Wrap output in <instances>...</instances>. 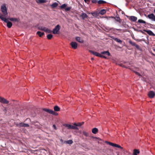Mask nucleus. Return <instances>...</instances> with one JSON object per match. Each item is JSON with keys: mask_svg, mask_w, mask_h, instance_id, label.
<instances>
[{"mask_svg": "<svg viewBox=\"0 0 155 155\" xmlns=\"http://www.w3.org/2000/svg\"><path fill=\"white\" fill-rule=\"evenodd\" d=\"M0 18L3 21L7 23V26L8 28H10L12 26V23L9 21L7 19L5 18L3 16H0Z\"/></svg>", "mask_w": 155, "mask_h": 155, "instance_id": "1", "label": "nucleus"}, {"mask_svg": "<svg viewBox=\"0 0 155 155\" xmlns=\"http://www.w3.org/2000/svg\"><path fill=\"white\" fill-rule=\"evenodd\" d=\"M1 11L4 15H8V12L7 7L5 5L3 4L1 6Z\"/></svg>", "mask_w": 155, "mask_h": 155, "instance_id": "2", "label": "nucleus"}, {"mask_svg": "<svg viewBox=\"0 0 155 155\" xmlns=\"http://www.w3.org/2000/svg\"><path fill=\"white\" fill-rule=\"evenodd\" d=\"M144 15L152 21H155V16L153 14L151 13L148 14L147 15L145 14Z\"/></svg>", "mask_w": 155, "mask_h": 155, "instance_id": "3", "label": "nucleus"}, {"mask_svg": "<svg viewBox=\"0 0 155 155\" xmlns=\"http://www.w3.org/2000/svg\"><path fill=\"white\" fill-rule=\"evenodd\" d=\"M61 28L60 26L59 25H57L55 28L53 29L52 33L53 34H56L58 33Z\"/></svg>", "mask_w": 155, "mask_h": 155, "instance_id": "4", "label": "nucleus"}, {"mask_svg": "<svg viewBox=\"0 0 155 155\" xmlns=\"http://www.w3.org/2000/svg\"><path fill=\"white\" fill-rule=\"evenodd\" d=\"M128 42L132 46L135 47L137 49L139 50L140 49L139 46L137 45L135 42H133L131 40H129Z\"/></svg>", "mask_w": 155, "mask_h": 155, "instance_id": "5", "label": "nucleus"}, {"mask_svg": "<svg viewBox=\"0 0 155 155\" xmlns=\"http://www.w3.org/2000/svg\"><path fill=\"white\" fill-rule=\"evenodd\" d=\"M70 45L73 49H75L77 48L78 44L76 42L72 41L70 43Z\"/></svg>", "mask_w": 155, "mask_h": 155, "instance_id": "6", "label": "nucleus"}, {"mask_svg": "<svg viewBox=\"0 0 155 155\" xmlns=\"http://www.w3.org/2000/svg\"><path fill=\"white\" fill-rule=\"evenodd\" d=\"M127 17L129 20L135 22L137 20V17L135 16H127Z\"/></svg>", "mask_w": 155, "mask_h": 155, "instance_id": "7", "label": "nucleus"}, {"mask_svg": "<svg viewBox=\"0 0 155 155\" xmlns=\"http://www.w3.org/2000/svg\"><path fill=\"white\" fill-rule=\"evenodd\" d=\"M68 129L77 130L78 129V128L77 127V124L74 123L73 125L68 124Z\"/></svg>", "mask_w": 155, "mask_h": 155, "instance_id": "8", "label": "nucleus"}, {"mask_svg": "<svg viewBox=\"0 0 155 155\" xmlns=\"http://www.w3.org/2000/svg\"><path fill=\"white\" fill-rule=\"evenodd\" d=\"M0 102L5 104H8L9 101L4 98L0 97Z\"/></svg>", "mask_w": 155, "mask_h": 155, "instance_id": "9", "label": "nucleus"}, {"mask_svg": "<svg viewBox=\"0 0 155 155\" xmlns=\"http://www.w3.org/2000/svg\"><path fill=\"white\" fill-rule=\"evenodd\" d=\"M89 52L90 53L93 54L94 55L97 57H100L101 54L97 52L94 51L92 50H89Z\"/></svg>", "mask_w": 155, "mask_h": 155, "instance_id": "10", "label": "nucleus"}, {"mask_svg": "<svg viewBox=\"0 0 155 155\" xmlns=\"http://www.w3.org/2000/svg\"><path fill=\"white\" fill-rule=\"evenodd\" d=\"M155 95L154 92L153 91H150L148 94V95L149 97L150 98H153Z\"/></svg>", "mask_w": 155, "mask_h": 155, "instance_id": "11", "label": "nucleus"}, {"mask_svg": "<svg viewBox=\"0 0 155 155\" xmlns=\"http://www.w3.org/2000/svg\"><path fill=\"white\" fill-rule=\"evenodd\" d=\"M143 31L146 32L150 35L154 36L155 34L153 33V32L150 30H144Z\"/></svg>", "mask_w": 155, "mask_h": 155, "instance_id": "12", "label": "nucleus"}, {"mask_svg": "<svg viewBox=\"0 0 155 155\" xmlns=\"http://www.w3.org/2000/svg\"><path fill=\"white\" fill-rule=\"evenodd\" d=\"M79 16L81 17L83 20H84L85 18H87L88 17L87 15L84 12H82L81 14Z\"/></svg>", "mask_w": 155, "mask_h": 155, "instance_id": "13", "label": "nucleus"}, {"mask_svg": "<svg viewBox=\"0 0 155 155\" xmlns=\"http://www.w3.org/2000/svg\"><path fill=\"white\" fill-rule=\"evenodd\" d=\"M75 40L80 43H82L84 42V40L81 38L79 37H76L75 38Z\"/></svg>", "mask_w": 155, "mask_h": 155, "instance_id": "14", "label": "nucleus"}, {"mask_svg": "<svg viewBox=\"0 0 155 155\" xmlns=\"http://www.w3.org/2000/svg\"><path fill=\"white\" fill-rule=\"evenodd\" d=\"M44 111L49 113V114H52V113L53 112V110L46 108H43V109Z\"/></svg>", "mask_w": 155, "mask_h": 155, "instance_id": "15", "label": "nucleus"}, {"mask_svg": "<svg viewBox=\"0 0 155 155\" xmlns=\"http://www.w3.org/2000/svg\"><path fill=\"white\" fill-rule=\"evenodd\" d=\"M67 6V5L65 4H64L61 5L60 7V8L61 9H64L66 12L68 11V7H66Z\"/></svg>", "mask_w": 155, "mask_h": 155, "instance_id": "16", "label": "nucleus"}, {"mask_svg": "<svg viewBox=\"0 0 155 155\" xmlns=\"http://www.w3.org/2000/svg\"><path fill=\"white\" fill-rule=\"evenodd\" d=\"M112 18L114 19H115V20L119 22L120 23V18L119 17L118 15H117L115 17H112Z\"/></svg>", "mask_w": 155, "mask_h": 155, "instance_id": "17", "label": "nucleus"}, {"mask_svg": "<svg viewBox=\"0 0 155 155\" xmlns=\"http://www.w3.org/2000/svg\"><path fill=\"white\" fill-rule=\"evenodd\" d=\"M101 54H104L110 56V54L108 51H104L101 52Z\"/></svg>", "mask_w": 155, "mask_h": 155, "instance_id": "18", "label": "nucleus"}, {"mask_svg": "<svg viewBox=\"0 0 155 155\" xmlns=\"http://www.w3.org/2000/svg\"><path fill=\"white\" fill-rule=\"evenodd\" d=\"M20 125L22 127H28L29 126V124L24 123H20Z\"/></svg>", "mask_w": 155, "mask_h": 155, "instance_id": "19", "label": "nucleus"}, {"mask_svg": "<svg viewBox=\"0 0 155 155\" xmlns=\"http://www.w3.org/2000/svg\"><path fill=\"white\" fill-rule=\"evenodd\" d=\"M140 153V151L139 150L136 149H134V152L133 153V155H137L138 154Z\"/></svg>", "mask_w": 155, "mask_h": 155, "instance_id": "20", "label": "nucleus"}, {"mask_svg": "<svg viewBox=\"0 0 155 155\" xmlns=\"http://www.w3.org/2000/svg\"><path fill=\"white\" fill-rule=\"evenodd\" d=\"M98 130L96 128H94L92 130V132L94 134H96L98 132Z\"/></svg>", "mask_w": 155, "mask_h": 155, "instance_id": "21", "label": "nucleus"}, {"mask_svg": "<svg viewBox=\"0 0 155 155\" xmlns=\"http://www.w3.org/2000/svg\"><path fill=\"white\" fill-rule=\"evenodd\" d=\"M54 111H58L60 110V108L57 105L54 107Z\"/></svg>", "mask_w": 155, "mask_h": 155, "instance_id": "22", "label": "nucleus"}, {"mask_svg": "<svg viewBox=\"0 0 155 155\" xmlns=\"http://www.w3.org/2000/svg\"><path fill=\"white\" fill-rule=\"evenodd\" d=\"M113 38L114 41L120 44H121L122 42L121 40L117 38Z\"/></svg>", "mask_w": 155, "mask_h": 155, "instance_id": "23", "label": "nucleus"}, {"mask_svg": "<svg viewBox=\"0 0 155 155\" xmlns=\"http://www.w3.org/2000/svg\"><path fill=\"white\" fill-rule=\"evenodd\" d=\"M98 4H104L106 3V2L103 0H100L97 2Z\"/></svg>", "mask_w": 155, "mask_h": 155, "instance_id": "24", "label": "nucleus"}, {"mask_svg": "<svg viewBox=\"0 0 155 155\" xmlns=\"http://www.w3.org/2000/svg\"><path fill=\"white\" fill-rule=\"evenodd\" d=\"M106 11L105 9H102L99 12V14L101 15H103L106 13Z\"/></svg>", "mask_w": 155, "mask_h": 155, "instance_id": "25", "label": "nucleus"}, {"mask_svg": "<svg viewBox=\"0 0 155 155\" xmlns=\"http://www.w3.org/2000/svg\"><path fill=\"white\" fill-rule=\"evenodd\" d=\"M9 19L10 20V21H17L18 22V19L17 18H10Z\"/></svg>", "mask_w": 155, "mask_h": 155, "instance_id": "26", "label": "nucleus"}, {"mask_svg": "<svg viewBox=\"0 0 155 155\" xmlns=\"http://www.w3.org/2000/svg\"><path fill=\"white\" fill-rule=\"evenodd\" d=\"M58 4L56 2L54 3L53 4L51 5V6L53 8H55L58 6Z\"/></svg>", "mask_w": 155, "mask_h": 155, "instance_id": "27", "label": "nucleus"}, {"mask_svg": "<svg viewBox=\"0 0 155 155\" xmlns=\"http://www.w3.org/2000/svg\"><path fill=\"white\" fill-rule=\"evenodd\" d=\"M37 34L40 36L41 37L42 35H44V32H41L40 31H37Z\"/></svg>", "mask_w": 155, "mask_h": 155, "instance_id": "28", "label": "nucleus"}, {"mask_svg": "<svg viewBox=\"0 0 155 155\" xmlns=\"http://www.w3.org/2000/svg\"><path fill=\"white\" fill-rule=\"evenodd\" d=\"M45 31L46 33H50L52 32V31L50 30V29H48V28H46Z\"/></svg>", "mask_w": 155, "mask_h": 155, "instance_id": "29", "label": "nucleus"}, {"mask_svg": "<svg viewBox=\"0 0 155 155\" xmlns=\"http://www.w3.org/2000/svg\"><path fill=\"white\" fill-rule=\"evenodd\" d=\"M138 22L140 23H142L143 24H145L146 23V22L145 21L140 19H139L138 21Z\"/></svg>", "mask_w": 155, "mask_h": 155, "instance_id": "30", "label": "nucleus"}, {"mask_svg": "<svg viewBox=\"0 0 155 155\" xmlns=\"http://www.w3.org/2000/svg\"><path fill=\"white\" fill-rule=\"evenodd\" d=\"M53 35L51 34H48L47 35V38L49 39H51Z\"/></svg>", "mask_w": 155, "mask_h": 155, "instance_id": "31", "label": "nucleus"}, {"mask_svg": "<svg viewBox=\"0 0 155 155\" xmlns=\"http://www.w3.org/2000/svg\"><path fill=\"white\" fill-rule=\"evenodd\" d=\"M114 147H118L119 148H120L121 149H123L122 147L120 146L119 145L117 144H115V146H114Z\"/></svg>", "mask_w": 155, "mask_h": 155, "instance_id": "32", "label": "nucleus"}, {"mask_svg": "<svg viewBox=\"0 0 155 155\" xmlns=\"http://www.w3.org/2000/svg\"><path fill=\"white\" fill-rule=\"evenodd\" d=\"M37 2L40 3H43L45 2V0H38Z\"/></svg>", "mask_w": 155, "mask_h": 155, "instance_id": "33", "label": "nucleus"}, {"mask_svg": "<svg viewBox=\"0 0 155 155\" xmlns=\"http://www.w3.org/2000/svg\"><path fill=\"white\" fill-rule=\"evenodd\" d=\"M132 71H134L136 74L138 75V76H140V74L138 72H137L136 71L133 70V69H132Z\"/></svg>", "mask_w": 155, "mask_h": 155, "instance_id": "34", "label": "nucleus"}, {"mask_svg": "<svg viewBox=\"0 0 155 155\" xmlns=\"http://www.w3.org/2000/svg\"><path fill=\"white\" fill-rule=\"evenodd\" d=\"M91 14L93 16H97V14L96 12H91Z\"/></svg>", "mask_w": 155, "mask_h": 155, "instance_id": "35", "label": "nucleus"}, {"mask_svg": "<svg viewBox=\"0 0 155 155\" xmlns=\"http://www.w3.org/2000/svg\"><path fill=\"white\" fill-rule=\"evenodd\" d=\"M46 28L44 27H41V28H39L41 30H43L45 31Z\"/></svg>", "mask_w": 155, "mask_h": 155, "instance_id": "36", "label": "nucleus"}, {"mask_svg": "<svg viewBox=\"0 0 155 155\" xmlns=\"http://www.w3.org/2000/svg\"><path fill=\"white\" fill-rule=\"evenodd\" d=\"M83 134L84 135H85L86 136H88V134L86 132H83Z\"/></svg>", "mask_w": 155, "mask_h": 155, "instance_id": "37", "label": "nucleus"}, {"mask_svg": "<svg viewBox=\"0 0 155 155\" xmlns=\"http://www.w3.org/2000/svg\"><path fill=\"white\" fill-rule=\"evenodd\" d=\"M91 2L93 3H95L97 2V0H92Z\"/></svg>", "mask_w": 155, "mask_h": 155, "instance_id": "38", "label": "nucleus"}, {"mask_svg": "<svg viewBox=\"0 0 155 155\" xmlns=\"http://www.w3.org/2000/svg\"><path fill=\"white\" fill-rule=\"evenodd\" d=\"M100 57V58H104L105 59H107V57H106L105 56H104V55H102L101 54V55Z\"/></svg>", "mask_w": 155, "mask_h": 155, "instance_id": "39", "label": "nucleus"}, {"mask_svg": "<svg viewBox=\"0 0 155 155\" xmlns=\"http://www.w3.org/2000/svg\"><path fill=\"white\" fill-rule=\"evenodd\" d=\"M73 142L72 140H68V144H71L73 143Z\"/></svg>", "mask_w": 155, "mask_h": 155, "instance_id": "40", "label": "nucleus"}, {"mask_svg": "<svg viewBox=\"0 0 155 155\" xmlns=\"http://www.w3.org/2000/svg\"><path fill=\"white\" fill-rule=\"evenodd\" d=\"M53 115H58V114L53 111V112L52 113V114Z\"/></svg>", "mask_w": 155, "mask_h": 155, "instance_id": "41", "label": "nucleus"}, {"mask_svg": "<svg viewBox=\"0 0 155 155\" xmlns=\"http://www.w3.org/2000/svg\"><path fill=\"white\" fill-rule=\"evenodd\" d=\"M115 143H114L111 142L110 145L112 146H113V147H114V146H115Z\"/></svg>", "mask_w": 155, "mask_h": 155, "instance_id": "42", "label": "nucleus"}, {"mask_svg": "<svg viewBox=\"0 0 155 155\" xmlns=\"http://www.w3.org/2000/svg\"><path fill=\"white\" fill-rule=\"evenodd\" d=\"M84 2L87 3H88L90 2V0H84Z\"/></svg>", "mask_w": 155, "mask_h": 155, "instance_id": "43", "label": "nucleus"}, {"mask_svg": "<svg viewBox=\"0 0 155 155\" xmlns=\"http://www.w3.org/2000/svg\"><path fill=\"white\" fill-rule=\"evenodd\" d=\"M82 125V124L81 123H78V124H77V126H81V125Z\"/></svg>", "mask_w": 155, "mask_h": 155, "instance_id": "44", "label": "nucleus"}, {"mask_svg": "<svg viewBox=\"0 0 155 155\" xmlns=\"http://www.w3.org/2000/svg\"><path fill=\"white\" fill-rule=\"evenodd\" d=\"M53 128H54L55 129V130H56L57 129V128L56 127V125H55V124H54L53 125Z\"/></svg>", "mask_w": 155, "mask_h": 155, "instance_id": "45", "label": "nucleus"}, {"mask_svg": "<svg viewBox=\"0 0 155 155\" xmlns=\"http://www.w3.org/2000/svg\"><path fill=\"white\" fill-rule=\"evenodd\" d=\"M105 142L107 143V144H108L109 145H110V143H111V142H108V141H106Z\"/></svg>", "mask_w": 155, "mask_h": 155, "instance_id": "46", "label": "nucleus"}, {"mask_svg": "<svg viewBox=\"0 0 155 155\" xmlns=\"http://www.w3.org/2000/svg\"><path fill=\"white\" fill-rule=\"evenodd\" d=\"M65 143L67 144H68V140L64 141V142H63V143Z\"/></svg>", "mask_w": 155, "mask_h": 155, "instance_id": "47", "label": "nucleus"}, {"mask_svg": "<svg viewBox=\"0 0 155 155\" xmlns=\"http://www.w3.org/2000/svg\"><path fill=\"white\" fill-rule=\"evenodd\" d=\"M64 126H65L66 127H68V124H65L64 125Z\"/></svg>", "mask_w": 155, "mask_h": 155, "instance_id": "48", "label": "nucleus"}, {"mask_svg": "<svg viewBox=\"0 0 155 155\" xmlns=\"http://www.w3.org/2000/svg\"><path fill=\"white\" fill-rule=\"evenodd\" d=\"M136 41H141V40L140 39H136V40H135Z\"/></svg>", "mask_w": 155, "mask_h": 155, "instance_id": "49", "label": "nucleus"}, {"mask_svg": "<svg viewBox=\"0 0 155 155\" xmlns=\"http://www.w3.org/2000/svg\"><path fill=\"white\" fill-rule=\"evenodd\" d=\"M71 8V7H68V11L70 10Z\"/></svg>", "mask_w": 155, "mask_h": 155, "instance_id": "50", "label": "nucleus"}, {"mask_svg": "<svg viewBox=\"0 0 155 155\" xmlns=\"http://www.w3.org/2000/svg\"><path fill=\"white\" fill-rule=\"evenodd\" d=\"M60 141H61V142H63V140H62V139H61L60 140Z\"/></svg>", "mask_w": 155, "mask_h": 155, "instance_id": "51", "label": "nucleus"}, {"mask_svg": "<svg viewBox=\"0 0 155 155\" xmlns=\"http://www.w3.org/2000/svg\"><path fill=\"white\" fill-rule=\"evenodd\" d=\"M3 111H6V109H4V110H3Z\"/></svg>", "mask_w": 155, "mask_h": 155, "instance_id": "52", "label": "nucleus"}, {"mask_svg": "<svg viewBox=\"0 0 155 155\" xmlns=\"http://www.w3.org/2000/svg\"><path fill=\"white\" fill-rule=\"evenodd\" d=\"M81 123L82 124V125L83 124H84V122H82Z\"/></svg>", "mask_w": 155, "mask_h": 155, "instance_id": "53", "label": "nucleus"}, {"mask_svg": "<svg viewBox=\"0 0 155 155\" xmlns=\"http://www.w3.org/2000/svg\"><path fill=\"white\" fill-rule=\"evenodd\" d=\"M116 30H120V29H117Z\"/></svg>", "mask_w": 155, "mask_h": 155, "instance_id": "54", "label": "nucleus"}, {"mask_svg": "<svg viewBox=\"0 0 155 155\" xmlns=\"http://www.w3.org/2000/svg\"><path fill=\"white\" fill-rule=\"evenodd\" d=\"M125 0V1H126V2H128V0Z\"/></svg>", "mask_w": 155, "mask_h": 155, "instance_id": "55", "label": "nucleus"}, {"mask_svg": "<svg viewBox=\"0 0 155 155\" xmlns=\"http://www.w3.org/2000/svg\"><path fill=\"white\" fill-rule=\"evenodd\" d=\"M154 13L155 14V9H154Z\"/></svg>", "mask_w": 155, "mask_h": 155, "instance_id": "56", "label": "nucleus"}, {"mask_svg": "<svg viewBox=\"0 0 155 155\" xmlns=\"http://www.w3.org/2000/svg\"><path fill=\"white\" fill-rule=\"evenodd\" d=\"M141 32H142V33L144 34V32H143V31H141Z\"/></svg>", "mask_w": 155, "mask_h": 155, "instance_id": "57", "label": "nucleus"}, {"mask_svg": "<svg viewBox=\"0 0 155 155\" xmlns=\"http://www.w3.org/2000/svg\"><path fill=\"white\" fill-rule=\"evenodd\" d=\"M91 59H92V60H93V59H94V58H91Z\"/></svg>", "mask_w": 155, "mask_h": 155, "instance_id": "58", "label": "nucleus"}, {"mask_svg": "<svg viewBox=\"0 0 155 155\" xmlns=\"http://www.w3.org/2000/svg\"><path fill=\"white\" fill-rule=\"evenodd\" d=\"M136 70H138V68H136Z\"/></svg>", "mask_w": 155, "mask_h": 155, "instance_id": "59", "label": "nucleus"}, {"mask_svg": "<svg viewBox=\"0 0 155 155\" xmlns=\"http://www.w3.org/2000/svg\"><path fill=\"white\" fill-rule=\"evenodd\" d=\"M1 16H3L2 15Z\"/></svg>", "mask_w": 155, "mask_h": 155, "instance_id": "60", "label": "nucleus"}]
</instances>
